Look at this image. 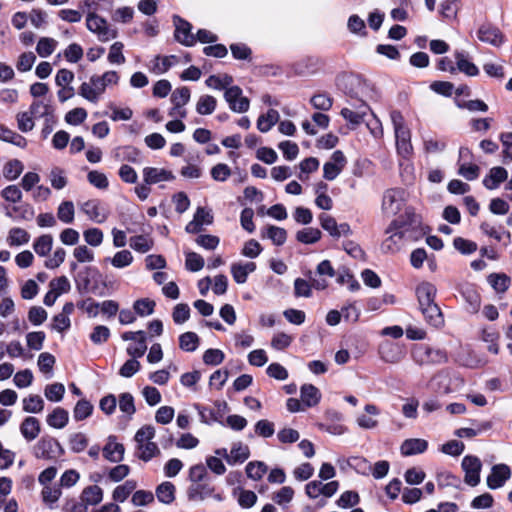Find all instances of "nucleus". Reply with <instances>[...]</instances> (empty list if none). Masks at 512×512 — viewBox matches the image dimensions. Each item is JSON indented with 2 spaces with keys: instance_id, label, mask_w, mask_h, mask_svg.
<instances>
[{
  "instance_id": "nucleus-1",
  "label": "nucleus",
  "mask_w": 512,
  "mask_h": 512,
  "mask_svg": "<svg viewBox=\"0 0 512 512\" xmlns=\"http://www.w3.org/2000/svg\"><path fill=\"white\" fill-rule=\"evenodd\" d=\"M407 219L398 218L393 220L387 227L385 233L388 235L382 242L381 249L384 253L394 254L400 251L406 241L411 239L410 232L420 223L418 215L406 211Z\"/></svg>"
},
{
  "instance_id": "nucleus-2",
  "label": "nucleus",
  "mask_w": 512,
  "mask_h": 512,
  "mask_svg": "<svg viewBox=\"0 0 512 512\" xmlns=\"http://www.w3.org/2000/svg\"><path fill=\"white\" fill-rule=\"evenodd\" d=\"M390 119L394 128L397 151L400 155L406 157L412 152L410 130L406 126L404 117L400 111H391Z\"/></svg>"
},
{
  "instance_id": "nucleus-3",
  "label": "nucleus",
  "mask_w": 512,
  "mask_h": 512,
  "mask_svg": "<svg viewBox=\"0 0 512 512\" xmlns=\"http://www.w3.org/2000/svg\"><path fill=\"white\" fill-rule=\"evenodd\" d=\"M412 357L419 365L441 364L447 361V354L444 350L425 344L416 345L412 350Z\"/></svg>"
},
{
  "instance_id": "nucleus-4",
  "label": "nucleus",
  "mask_w": 512,
  "mask_h": 512,
  "mask_svg": "<svg viewBox=\"0 0 512 512\" xmlns=\"http://www.w3.org/2000/svg\"><path fill=\"white\" fill-rule=\"evenodd\" d=\"M86 27L90 32L96 34L98 40L101 42H107L117 36V31L111 29L107 21L99 15L94 14V12L87 13Z\"/></svg>"
},
{
  "instance_id": "nucleus-5",
  "label": "nucleus",
  "mask_w": 512,
  "mask_h": 512,
  "mask_svg": "<svg viewBox=\"0 0 512 512\" xmlns=\"http://www.w3.org/2000/svg\"><path fill=\"white\" fill-rule=\"evenodd\" d=\"M405 191L391 188L385 191L382 200V210L388 215H396L405 205Z\"/></svg>"
},
{
  "instance_id": "nucleus-6",
  "label": "nucleus",
  "mask_w": 512,
  "mask_h": 512,
  "mask_svg": "<svg viewBox=\"0 0 512 512\" xmlns=\"http://www.w3.org/2000/svg\"><path fill=\"white\" fill-rule=\"evenodd\" d=\"M312 273H308V277L311 281L309 283L307 280L302 278H296L294 281V295L296 297H305L309 298L312 295V288L316 290H324L328 286V282L324 278H312Z\"/></svg>"
},
{
  "instance_id": "nucleus-7",
  "label": "nucleus",
  "mask_w": 512,
  "mask_h": 512,
  "mask_svg": "<svg viewBox=\"0 0 512 512\" xmlns=\"http://www.w3.org/2000/svg\"><path fill=\"white\" fill-rule=\"evenodd\" d=\"M224 98L233 112L244 113L250 107L249 99L243 96L242 89L239 86L233 85L228 88L224 92Z\"/></svg>"
},
{
  "instance_id": "nucleus-8",
  "label": "nucleus",
  "mask_w": 512,
  "mask_h": 512,
  "mask_svg": "<svg viewBox=\"0 0 512 512\" xmlns=\"http://www.w3.org/2000/svg\"><path fill=\"white\" fill-rule=\"evenodd\" d=\"M462 468L465 472L464 481L474 487L480 482V471L482 463L476 456L467 455L462 459Z\"/></svg>"
},
{
  "instance_id": "nucleus-9",
  "label": "nucleus",
  "mask_w": 512,
  "mask_h": 512,
  "mask_svg": "<svg viewBox=\"0 0 512 512\" xmlns=\"http://www.w3.org/2000/svg\"><path fill=\"white\" fill-rule=\"evenodd\" d=\"M105 88L98 75H93L89 82H84L79 88V95L92 103H97Z\"/></svg>"
},
{
  "instance_id": "nucleus-10",
  "label": "nucleus",
  "mask_w": 512,
  "mask_h": 512,
  "mask_svg": "<svg viewBox=\"0 0 512 512\" xmlns=\"http://www.w3.org/2000/svg\"><path fill=\"white\" fill-rule=\"evenodd\" d=\"M346 164V158L342 151L336 150L331 156V160L323 166V177L326 180H334L343 170Z\"/></svg>"
},
{
  "instance_id": "nucleus-11",
  "label": "nucleus",
  "mask_w": 512,
  "mask_h": 512,
  "mask_svg": "<svg viewBox=\"0 0 512 512\" xmlns=\"http://www.w3.org/2000/svg\"><path fill=\"white\" fill-rule=\"evenodd\" d=\"M477 37L481 42L495 47L501 46L505 39L500 29L490 24L481 25L477 31Z\"/></svg>"
},
{
  "instance_id": "nucleus-12",
  "label": "nucleus",
  "mask_w": 512,
  "mask_h": 512,
  "mask_svg": "<svg viewBox=\"0 0 512 512\" xmlns=\"http://www.w3.org/2000/svg\"><path fill=\"white\" fill-rule=\"evenodd\" d=\"M173 21L176 40L185 46H193L196 43V38L191 33V24L179 16H174Z\"/></svg>"
},
{
  "instance_id": "nucleus-13",
  "label": "nucleus",
  "mask_w": 512,
  "mask_h": 512,
  "mask_svg": "<svg viewBox=\"0 0 512 512\" xmlns=\"http://www.w3.org/2000/svg\"><path fill=\"white\" fill-rule=\"evenodd\" d=\"M460 294L465 302V308L470 313H477L481 306V297L473 284H464L460 288Z\"/></svg>"
},
{
  "instance_id": "nucleus-14",
  "label": "nucleus",
  "mask_w": 512,
  "mask_h": 512,
  "mask_svg": "<svg viewBox=\"0 0 512 512\" xmlns=\"http://www.w3.org/2000/svg\"><path fill=\"white\" fill-rule=\"evenodd\" d=\"M102 451L104 458L109 462L119 463L124 459V445L117 442V437L115 435L108 436L107 442Z\"/></svg>"
},
{
  "instance_id": "nucleus-15",
  "label": "nucleus",
  "mask_w": 512,
  "mask_h": 512,
  "mask_svg": "<svg viewBox=\"0 0 512 512\" xmlns=\"http://www.w3.org/2000/svg\"><path fill=\"white\" fill-rule=\"evenodd\" d=\"M511 470L506 464H497L492 467L490 475L487 477V486L490 489L502 487L510 478Z\"/></svg>"
},
{
  "instance_id": "nucleus-16",
  "label": "nucleus",
  "mask_w": 512,
  "mask_h": 512,
  "mask_svg": "<svg viewBox=\"0 0 512 512\" xmlns=\"http://www.w3.org/2000/svg\"><path fill=\"white\" fill-rule=\"evenodd\" d=\"M437 289L429 282H423L416 288V296L420 311L435 303Z\"/></svg>"
},
{
  "instance_id": "nucleus-17",
  "label": "nucleus",
  "mask_w": 512,
  "mask_h": 512,
  "mask_svg": "<svg viewBox=\"0 0 512 512\" xmlns=\"http://www.w3.org/2000/svg\"><path fill=\"white\" fill-rule=\"evenodd\" d=\"M369 110V106L364 101L357 99L354 109L343 108L340 114L349 123L358 125L363 121Z\"/></svg>"
},
{
  "instance_id": "nucleus-18",
  "label": "nucleus",
  "mask_w": 512,
  "mask_h": 512,
  "mask_svg": "<svg viewBox=\"0 0 512 512\" xmlns=\"http://www.w3.org/2000/svg\"><path fill=\"white\" fill-rule=\"evenodd\" d=\"M143 179L146 184H156L164 181H171L174 175L171 171L163 168L145 167L143 169Z\"/></svg>"
},
{
  "instance_id": "nucleus-19",
  "label": "nucleus",
  "mask_w": 512,
  "mask_h": 512,
  "mask_svg": "<svg viewBox=\"0 0 512 512\" xmlns=\"http://www.w3.org/2000/svg\"><path fill=\"white\" fill-rule=\"evenodd\" d=\"M40 431V422L33 416L26 417L20 425V433L28 442L35 440Z\"/></svg>"
},
{
  "instance_id": "nucleus-20",
  "label": "nucleus",
  "mask_w": 512,
  "mask_h": 512,
  "mask_svg": "<svg viewBox=\"0 0 512 512\" xmlns=\"http://www.w3.org/2000/svg\"><path fill=\"white\" fill-rule=\"evenodd\" d=\"M256 270L254 262L233 263L231 265V274L237 284H243L247 281L248 275Z\"/></svg>"
},
{
  "instance_id": "nucleus-21",
  "label": "nucleus",
  "mask_w": 512,
  "mask_h": 512,
  "mask_svg": "<svg viewBox=\"0 0 512 512\" xmlns=\"http://www.w3.org/2000/svg\"><path fill=\"white\" fill-rule=\"evenodd\" d=\"M454 57L456 60V71H460L467 76L473 77L479 74L478 67L469 61L467 54L464 51H455Z\"/></svg>"
},
{
  "instance_id": "nucleus-22",
  "label": "nucleus",
  "mask_w": 512,
  "mask_h": 512,
  "mask_svg": "<svg viewBox=\"0 0 512 512\" xmlns=\"http://www.w3.org/2000/svg\"><path fill=\"white\" fill-rule=\"evenodd\" d=\"M214 492V487L205 483H194L187 490V496L190 501H204Z\"/></svg>"
},
{
  "instance_id": "nucleus-23",
  "label": "nucleus",
  "mask_w": 512,
  "mask_h": 512,
  "mask_svg": "<svg viewBox=\"0 0 512 512\" xmlns=\"http://www.w3.org/2000/svg\"><path fill=\"white\" fill-rule=\"evenodd\" d=\"M508 172L503 167H493L490 169L489 174L483 179V185L489 189L494 190L507 179Z\"/></svg>"
},
{
  "instance_id": "nucleus-24",
  "label": "nucleus",
  "mask_w": 512,
  "mask_h": 512,
  "mask_svg": "<svg viewBox=\"0 0 512 512\" xmlns=\"http://www.w3.org/2000/svg\"><path fill=\"white\" fill-rule=\"evenodd\" d=\"M301 401L306 407L316 406L321 399V393L317 387L312 384H304L300 389Z\"/></svg>"
},
{
  "instance_id": "nucleus-25",
  "label": "nucleus",
  "mask_w": 512,
  "mask_h": 512,
  "mask_svg": "<svg viewBox=\"0 0 512 512\" xmlns=\"http://www.w3.org/2000/svg\"><path fill=\"white\" fill-rule=\"evenodd\" d=\"M421 313L427 324L434 328H439L444 324V317L439 308V306L435 303L430 305L429 307L424 308Z\"/></svg>"
},
{
  "instance_id": "nucleus-26",
  "label": "nucleus",
  "mask_w": 512,
  "mask_h": 512,
  "mask_svg": "<svg viewBox=\"0 0 512 512\" xmlns=\"http://www.w3.org/2000/svg\"><path fill=\"white\" fill-rule=\"evenodd\" d=\"M47 424L56 429L64 428L69 421L68 411L61 407H56L46 418Z\"/></svg>"
},
{
  "instance_id": "nucleus-27",
  "label": "nucleus",
  "mask_w": 512,
  "mask_h": 512,
  "mask_svg": "<svg viewBox=\"0 0 512 512\" xmlns=\"http://www.w3.org/2000/svg\"><path fill=\"white\" fill-rule=\"evenodd\" d=\"M428 443L423 439H407L401 445V453L405 456L420 454L426 451Z\"/></svg>"
},
{
  "instance_id": "nucleus-28",
  "label": "nucleus",
  "mask_w": 512,
  "mask_h": 512,
  "mask_svg": "<svg viewBox=\"0 0 512 512\" xmlns=\"http://www.w3.org/2000/svg\"><path fill=\"white\" fill-rule=\"evenodd\" d=\"M379 354L381 359L387 363H397L402 357L400 349L391 342L383 343L379 348Z\"/></svg>"
},
{
  "instance_id": "nucleus-29",
  "label": "nucleus",
  "mask_w": 512,
  "mask_h": 512,
  "mask_svg": "<svg viewBox=\"0 0 512 512\" xmlns=\"http://www.w3.org/2000/svg\"><path fill=\"white\" fill-rule=\"evenodd\" d=\"M81 211L94 222L102 223L106 216L101 213L98 200H88L81 205Z\"/></svg>"
},
{
  "instance_id": "nucleus-30",
  "label": "nucleus",
  "mask_w": 512,
  "mask_h": 512,
  "mask_svg": "<svg viewBox=\"0 0 512 512\" xmlns=\"http://www.w3.org/2000/svg\"><path fill=\"white\" fill-rule=\"evenodd\" d=\"M190 100V89L186 86L175 89L171 95V102L173 108L170 110L169 115L173 116L174 111L184 107Z\"/></svg>"
},
{
  "instance_id": "nucleus-31",
  "label": "nucleus",
  "mask_w": 512,
  "mask_h": 512,
  "mask_svg": "<svg viewBox=\"0 0 512 512\" xmlns=\"http://www.w3.org/2000/svg\"><path fill=\"white\" fill-rule=\"evenodd\" d=\"M80 499L88 506L99 504L103 499V490L97 485H91L83 489Z\"/></svg>"
},
{
  "instance_id": "nucleus-32",
  "label": "nucleus",
  "mask_w": 512,
  "mask_h": 512,
  "mask_svg": "<svg viewBox=\"0 0 512 512\" xmlns=\"http://www.w3.org/2000/svg\"><path fill=\"white\" fill-rule=\"evenodd\" d=\"M280 115L275 109H269L266 114L259 116L257 120V128L260 132H268L278 121Z\"/></svg>"
},
{
  "instance_id": "nucleus-33",
  "label": "nucleus",
  "mask_w": 512,
  "mask_h": 512,
  "mask_svg": "<svg viewBox=\"0 0 512 512\" xmlns=\"http://www.w3.org/2000/svg\"><path fill=\"white\" fill-rule=\"evenodd\" d=\"M487 281L497 293L506 292L511 284V278L505 273H491Z\"/></svg>"
},
{
  "instance_id": "nucleus-34",
  "label": "nucleus",
  "mask_w": 512,
  "mask_h": 512,
  "mask_svg": "<svg viewBox=\"0 0 512 512\" xmlns=\"http://www.w3.org/2000/svg\"><path fill=\"white\" fill-rule=\"evenodd\" d=\"M250 455L249 447L241 442L234 443L229 453L228 464L243 463Z\"/></svg>"
},
{
  "instance_id": "nucleus-35",
  "label": "nucleus",
  "mask_w": 512,
  "mask_h": 512,
  "mask_svg": "<svg viewBox=\"0 0 512 512\" xmlns=\"http://www.w3.org/2000/svg\"><path fill=\"white\" fill-rule=\"evenodd\" d=\"M205 83L209 88L227 91L228 88L233 86V78L228 74L211 75L206 79Z\"/></svg>"
},
{
  "instance_id": "nucleus-36",
  "label": "nucleus",
  "mask_w": 512,
  "mask_h": 512,
  "mask_svg": "<svg viewBox=\"0 0 512 512\" xmlns=\"http://www.w3.org/2000/svg\"><path fill=\"white\" fill-rule=\"evenodd\" d=\"M0 140L21 148H24L27 145V140L23 136L2 124H0Z\"/></svg>"
},
{
  "instance_id": "nucleus-37",
  "label": "nucleus",
  "mask_w": 512,
  "mask_h": 512,
  "mask_svg": "<svg viewBox=\"0 0 512 512\" xmlns=\"http://www.w3.org/2000/svg\"><path fill=\"white\" fill-rule=\"evenodd\" d=\"M104 262H110L113 267L122 269L128 267L133 262V255L129 250H121L113 257H107Z\"/></svg>"
},
{
  "instance_id": "nucleus-38",
  "label": "nucleus",
  "mask_w": 512,
  "mask_h": 512,
  "mask_svg": "<svg viewBox=\"0 0 512 512\" xmlns=\"http://www.w3.org/2000/svg\"><path fill=\"white\" fill-rule=\"evenodd\" d=\"M217 106V100L211 95H202L197 101L196 111L200 115L212 114Z\"/></svg>"
},
{
  "instance_id": "nucleus-39",
  "label": "nucleus",
  "mask_w": 512,
  "mask_h": 512,
  "mask_svg": "<svg viewBox=\"0 0 512 512\" xmlns=\"http://www.w3.org/2000/svg\"><path fill=\"white\" fill-rule=\"evenodd\" d=\"M460 9V0H443L440 4V14L446 20H454Z\"/></svg>"
},
{
  "instance_id": "nucleus-40",
  "label": "nucleus",
  "mask_w": 512,
  "mask_h": 512,
  "mask_svg": "<svg viewBox=\"0 0 512 512\" xmlns=\"http://www.w3.org/2000/svg\"><path fill=\"white\" fill-rule=\"evenodd\" d=\"M29 240V233L26 230L18 227L10 229L7 237V243L9 246H21L27 244Z\"/></svg>"
},
{
  "instance_id": "nucleus-41",
  "label": "nucleus",
  "mask_w": 512,
  "mask_h": 512,
  "mask_svg": "<svg viewBox=\"0 0 512 512\" xmlns=\"http://www.w3.org/2000/svg\"><path fill=\"white\" fill-rule=\"evenodd\" d=\"M158 500L164 504H170L175 499V486L171 482H163L156 489Z\"/></svg>"
},
{
  "instance_id": "nucleus-42",
  "label": "nucleus",
  "mask_w": 512,
  "mask_h": 512,
  "mask_svg": "<svg viewBox=\"0 0 512 512\" xmlns=\"http://www.w3.org/2000/svg\"><path fill=\"white\" fill-rule=\"evenodd\" d=\"M200 339L194 332H185L179 337V347L183 351L193 352L199 346Z\"/></svg>"
},
{
  "instance_id": "nucleus-43",
  "label": "nucleus",
  "mask_w": 512,
  "mask_h": 512,
  "mask_svg": "<svg viewBox=\"0 0 512 512\" xmlns=\"http://www.w3.org/2000/svg\"><path fill=\"white\" fill-rule=\"evenodd\" d=\"M53 246V237L49 234H44L38 237L33 244L35 253L41 257L48 255Z\"/></svg>"
},
{
  "instance_id": "nucleus-44",
  "label": "nucleus",
  "mask_w": 512,
  "mask_h": 512,
  "mask_svg": "<svg viewBox=\"0 0 512 512\" xmlns=\"http://www.w3.org/2000/svg\"><path fill=\"white\" fill-rule=\"evenodd\" d=\"M93 405L86 399L79 400L73 409V418L75 421H82L92 415Z\"/></svg>"
},
{
  "instance_id": "nucleus-45",
  "label": "nucleus",
  "mask_w": 512,
  "mask_h": 512,
  "mask_svg": "<svg viewBox=\"0 0 512 512\" xmlns=\"http://www.w3.org/2000/svg\"><path fill=\"white\" fill-rule=\"evenodd\" d=\"M136 486L137 483L134 480H127L124 484L117 486L112 494L113 500L117 502H124L135 490Z\"/></svg>"
},
{
  "instance_id": "nucleus-46",
  "label": "nucleus",
  "mask_w": 512,
  "mask_h": 512,
  "mask_svg": "<svg viewBox=\"0 0 512 512\" xmlns=\"http://www.w3.org/2000/svg\"><path fill=\"white\" fill-rule=\"evenodd\" d=\"M160 454V450L156 443L149 442L137 446L136 455L139 459L148 462L155 456Z\"/></svg>"
},
{
  "instance_id": "nucleus-47",
  "label": "nucleus",
  "mask_w": 512,
  "mask_h": 512,
  "mask_svg": "<svg viewBox=\"0 0 512 512\" xmlns=\"http://www.w3.org/2000/svg\"><path fill=\"white\" fill-rule=\"evenodd\" d=\"M58 42L54 38L41 37L36 46V52L40 57H49L56 49Z\"/></svg>"
},
{
  "instance_id": "nucleus-48",
  "label": "nucleus",
  "mask_w": 512,
  "mask_h": 512,
  "mask_svg": "<svg viewBox=\"0 0 512 512\" xmlns=\"http://www.w3.org/2000/svg\"><path fill=\"white\" fill-rule=\"evenodd\" d=\"M75 209L72 201H63L57 209L58 219L65 223L70 224L74 221Z\"/></svg>"
},
{
  "instance_id": "nucleus-49",
  "label": "nucleus",
  "mask_w": 512,
  "mask_h": 512,
  "mask_svg": "<svg viewBox=\"0 0 512 512\" xmlns=\"http://www.w3.org/2000/svg\"><path fill=\"white\" fill-rule=\"evenodd\" d=\"M263 237H267L273 242V244L281 246L286 242L287 232L284 228L269 225L266 228V233L263 234Z\"/></svg>"
},
{
  "instance_id": "nucleus-50",
  "label": "nucleus",
  "mask_w": 512,
  "mask_h": 512,
  "mask_svg": "<svg viewBox=\"0 0 512 512\" xmlns=\"http://www.w3.org/2000/svg\"><path fill=\"white\" fill-rule=\"evenodd\" d=\"M59 445L57 441L53 439H41L34 446V455L36 458L49 459L51 458V449L53 445Z\"/></svg>"
},
{
  "instance_id": "nucleus-51",
  "label": "nucleus",
  "mask_w": 512,
  "mask_h": 512,
  "mask_svg": "<svg viewBox=\"0 0 512 512\" xmlns=\"http://www.w3.org/2000/svg\"><path fill=\"white\" fill-rule=\"evenodd\" d=\"M321 235L322 233L319 229L310 227L298 231L296 239L304 244H313L320 240Z\"/></svg>"
},
{
  "instance_id": "nucleus-52",
  "label": "nucleus",
  "mask_w": 512,
  "mask_h": 512,
  "mask_svg": "<svg viewBox=\"0 0 512 512\" xmlns=\"http://www.w3.org/2000/svg\"><path fill=\"white\" fill-rule=\"evenodd\" d=\"M404 403L401 408L403 416L407 419L415 420L418 417L419 401L415 397L403 399Z\"/></svg>"
},
{
  "instance_id": "nucleus-53",
  "label": "nucleus",
  "mask_w": 512,
  "mask_h": 512,
  "mask_svg": "<svg viewBox=\"0 0 512 512\" xmlns=\"http://www.w3.org/2000/svg\"><path fill=\"white\" fill-rule=\"evenodd\" d=\"M172 59H176V57L174 55L164 57L156 56L152 62L151 71L157 75L164 74L172 66Z\"/></svg>"
},
{
  "instance_id": "nucleus-54",
  "label": "nucleus",
  "mask_w": 512,
  "mask_h": 512,
  "mask_svg": "<svg viewBox=\"0 0 512 512\" xmlns=\"http://www.w3.org/2000/svg\"><path fill=\"white\" fill-rule=\"evenodd\" d=\"M491 428L489 422L478 424L474 428H459L455 431V435L459 438H472L475 437Z\"/></svg>"
},
{
  "instance_id": "nucleus-55",
  "label": "nucleus",
  "mask_w": 512,
  "mask_h": 512,
  "mask_svg": "<svg viewBox=\"0 0 512 512\" xmlns=\"http://www.w3.org/2000/svg\"><path fill=\"white\" fill-rule=\"evenodd\" d=\"M88 438L82 432L73 433L69 436V447L74 453H80L88 446Z\"/></svg>"
},
{
  "instance_id": "nucleus-56",
  "label": "nucleus",
  "mask_w": 512,
  "mask_h": 512,
  "mask_svg": "<svg viewBox=\"0 0 512 512\" xmlns=\"http://www.w3.org/2000/svg\"><path fill=\"white\" fill-rule=\"evenodd\" d=\"M153 246V241L147 236L138 235L130 238V247L137 252L146 253Z\"/></svg>"
},
{
  "instance_id": "nucleus-57",
  "label": "nucleus",
  "mask_w": 512,
  "mask_h": 512,
  "mask_svg": "<svg viewBox=\"0 0 512 512\" xmlns=\"http://www.w3.org/2000/svg\"><path fill=\"white\" fill-rule=\"evenodd\" d=\"M44 408V401L38 395H30L23 399V410L28 413H39Z\"/></svg>"
},
{
  "instance_id": "nucleus-58",
  "label": "nucleus",
  "mask_w": 512,
  "mask_h": 512,
  "mask_svg": "<svg viewBox=\"0 0 512 512\" xmlns=\"http://www.w3.org/2000/svg\"><path fill=\"white\" fill-rule=\"evenodd\" d=\"M28 112L33 118H46L53 114V109L49 104L37 100L32 102Z\"/></svg>"
},
{
  "instance_id": "nucleus-59",
  "label": "nucleus",
  "mask_w": 512,
  "mask_h": 512,
  "mask_svg": "<svg viewBox=\"0 0 512 512\" xmlns=\"http://www.w3.org/2000/svg\"><path fill=\"white\" fill-rule=\"evenodd\" d=\"M62 492L59 486L46 485L43 486L41 495L44 503L48 504L52 508V504L56 503Z\"/></svg>"
},
{
  "instance_id": "nucleus-60",
  "label": "nucleus",
  "mask_w": 512,
  "mask_h": 512,
  "mask_svg": "<svg viewBox=\"0 0 512 512\" xmlns=\"http://www.w3.org/2000/svg\"><path fill=\"white\" fill-rule=\"evenodd\" d=\"M65 387L62 383L47 385L44 390L45 397L52 402H59L63 399Z\"/></svg>"
},
{
  "instance_id": "nucleus-61",
  "label": "nucleus",
  "mask_w": 512,
  "mask_h": 512,
  "mask_svg": "<svg viewBox=\"0 0 512 512\" xmlns=\"http://www.w3.org/2000/svg\"><path fill=\"white\" fill-rule=\"evenodd\" d=\"M267 465L264 462H249L246 466L247 476L253 480H260L267 472Z\"/></svg>"
},
{
  "instance_id": "nucleus-62",
  "label": "nucleus",
  "mask_w": 512,
  "mask_h": 512,
  "mask_svg": "<svg viewBox=\"0 0 512 512\" xmlns=\"http://www.w3.org/2000/svg\"><path fill=\"white\" fill-rule=\"evenodd\" d=\"M123 48H124V45L122 42H115L111 45L109 53H108V57H107L108 61L111 64L121 65V64L125 63L126 59L122 52Z\"/></svg>"
},
{
  "instance_id": "nucleus-63",
  "label": "nucleus",
  "mask_w": 512,
  "mask_h": 512,
  "mask_svg": "<svg viewBox=\"0 0 512 512\" xmlns=\"http://www.w3.org/2000/svg\"><path fill=\"white\" fill-rule=\"evenodd\" d=\"M23 171V164L19 160H11L4 166L3 175L8 180H15Z\"/></svg>"
},
{
  "instance_id": "nucleus-64",
  "label": "nucleus",
  "mask_w": 512,
  "mask_h": 512,
  "mask_svg": "<svg viewBox=\"0 0 512 512\" xmlns=\"http://www.w3.org/2000/svg\"><path fill=\"white\" fill-rule=\"evenodd\" d=\"M310 103L317 110L328 111L333 104L332 98L325 93H319L314 95Z\"/></svg>"
}]
</instances>
